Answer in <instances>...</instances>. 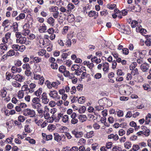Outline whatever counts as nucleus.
I'll return each instance as SVG.
<instances>
[{
    "instance_id": "f257e3e1",
    "label": "nucleus",
    "mask_w": 151,
    "mask_h": 151,
    "mask_svg": "<svg viewBox=\"0 0 151 151\" xmlns=\"http://www.w3.org/2000/svg\"><path fill=\"white\" fill-rule=\"evenodd\" d=\"M40 99L37 97H35L33 98L32 100L31 106L32 108L34 109H36L39 114V116L41 118L44 117L46 119H50V122H52L54 120V118L52 115L51 117H50L49 114L48 112L44 113L43 110V107L41 104L40 103Z\"/></svg>"
},
{
    "instance_id": "f03ea898",
    "label": "nucleus",
    "mask_w": 151,
    "mask_h": 151,
    "mask_svg": "<svg viewBox=\"0 0 151 151\" xmlns=\"http://www.w3.org/2000/svg\"><path fill=\"white\" fill-rule=\"evenodd\" d=\"M24 115L26 116H29L30 117H33L35 115V111L29 108L24 109L23 111Z\"/></svg>"
},
{
    "instance_id": "7ed1b4c3",
    "label": "nucleus",
    "mask_w": 151,
    "mask_h": 151,
    "mask_svg": "<svg viewBox=\"0 0 151 151\" xmlns=\"http://www.w3.org/2000/svg\"><path fill=\"white\" fill-rule=\"evenodd\" d=\"M137 65V64L136 62H133V65H134L133 66V75L134 76V78L135 79L137 78L139 74L138 69L135 68Z\"/></svg>"
},
{
    "instance_id": "20e7f679",
    "label": "nucleus",
    "mask_w": 151,
    "mask_h": 151,
    "mask_svg": "<svg viewBox=\"0 0 151 151\" xmlns=\"http://www.w3.org/2000/svg\"><path fill=\"white\" fill-rule=\"evenodd\" d=\"M41 99L42 103L44 104H47L49 101L46 93H42Z\"/></svg>"
},
{
    "instance_id": "39448f33",
    "label": "nucleus",
    "mask_w": 151,
    "mask_h": 151,
    "mask_svg": "<svg viewBox=\"0 0 151 151\" xmlns=\"http://www.w3.org/2000/svg\"><path fill=\"white\" fill-rule=\"evenodd\" d=\"M141 0H134V2L136 5L135 6H133V10L137 12H139L141 11V7L140 5H138V3Z\"/></svg>"
},
{
    "instance_id": "423d86ee",
    "label": "nucleus",
    "mask_w": 151,
    "mask_h": 151,
    "mask_svg": "<svg viewBox=\"0 0 151 151\" xmlns=\"http://www.w3.org/2000/svg\"><path fill=\"white\" fill-rule=\"evenodd\" d=\"M48 95L50 97L53 99L57 98L59 99L60 98V97L58 98V92L55 90L50 91Z\"/></svg>"
},
{
    "instance_id": "0eeeda50",
    "label": "nucleus",
    "mask_w": 151,
    "mask_h": 151,
    "mask_svg": "<svg viewBox=\"0 0 151 151\" xmlns=\"http://www.w3.org/2000/svg\"><path fill=\"white\" fill-rule=\"evenodd\" d=\"M137 26L138 27L136 28V31L137 32H139L141 30L142 26L139 24H138V22L136 20H133V28Z\"/></svg>"
},
{
    "instance_id": "6e6552de",
    "label": "nucleus",
    "mask_w": 151,
    "mask_h": 151,
    "mask_svg": "<svg viewBox=\"0 0 151 151\" xmlns=\"http://www.w3.org/2000/svg\"><path fill=\"white\" fill-rule=\"evenodd\" d=\"M150 66L148 64L146 63H144L140 66L142 70L144 72H145L149 69Z\"/></svg>"
},
{
    "instance_id": "1a4fd4ad",
    "label": "nucleus",
    "mask_w": 151,
    "mask_h": 151,
    "mask_svg": "<svg viewBox=\"0 0 151 151\" xmlns=\"http://www.w3.org/2000/svg\"><path fill=\"white\" fill-rule=\"evenodd\" d=\"M140 102V101L139 100H137L135 101L133 100V104L135 106H137V109H142L144 108L145 106L142 104H141L139 105H138V104H139Z\"/></svg>"
},
{
    "instance_id": "9d476101",
    "label": "nucleus",
    "mask_w": 151,
    "mask_h": 151,
    "mask_svg": "<svg viewBox=\"0 0 151 151\" xmlns=\"http://www.w3.org/2000/svg\"><path fill=\"white\" fill-rule=\"evenodd\" d=\"M72 119L71 120V123L73 124H76L78 122V120L76 118V114L75 113H73L70 116Z\"/></svg>"
},
{
    "instance_id": "9b49d317",
    "label": "nucleus",
    "mask_w": 151,
    "mask_h": 151,
    "mask_svg": "<svg viewBox=\"0 0 151 151\" xmlns=\"http://www.w3.org/2000/svg\"><path fill=\"white\" fill-rule=\"evenodd\" d=\"M14 80L18 81L19 82H23L24 80V77L19 75H17L15 76L13 78Z\"/></svg>"
},
{
    "instance_id": "f8f14e48",
    "label": "nucleus",
    "mask_w": 151,
    "mask_h": 151,
    "mask_svg": "<svg viewBox=\"0 0 151 151\" xmlns=\"http://www.w3.org/2000/svg\"><path fill=\"white\" fill-rule=\"evenodd\" d=\"M117 27L118 29L121 32L124 33H126L127 34H130L131 33V31L128 32V33H125V29L124 28V26L122 25L121 26L119 24H117Z\"/></svg>"
},
{
    "instance_id": "ddd939ff",
    "label": "nucleus",
    "mask_w": 151,
    "mask_h": 151,
    "mask_svg": "<svg viewBox=\"0 0 151 151\" xmlns=\"http://www.w3.org/2000/svg\"><path fill=\"white\" fill-rule=\"evenodd\" d=\"M34 78L36 80H40L41 83H43L44 81V78L42 76H41L39 75L34 74Z\"/></svg>"
},
{
    "instance_id": "4468645a",
    "label": "nucleus",
    "mask_w": 151,
    "mask_h": 151,
    "mask_svg": "<svg viewBox=\"0 0 151 151\" xmlns=\"http://www.w3.org/2000/svg\"><path fill=\"white\" fill-rule=\"evenodd\" d=\"M80 70L83 72L81 76V80L82 79L84 78L85 77L87 76V73L86 72V70L85 69V67H82L80 68Z\"/></svg>"
},
{
    "instance_id": "2eb2a0df",
    "label": "nucleus",
    "mask_w": 151,
    "mask_h": 151,
    "mask_svg": "<svg viewBox=\"0 0 151 151\" xmlns=\"http://www.w3.org/2000/svg\"><path fill=\"white\" fill-rule=\"evenodd\" d=\"M26 38L24 37H20L19 38L17 39V43H20L21 44H24L25 42Z\"/></svg>"
},
{
    "instance_id": "dca6fc26",
    "label": "nucleus",
    "mask_w": 151,
    "mask_h": 151,
    "mask_svg": "<svg viewBox=\"0 0 151 151\" xmlns=\"http://www.w3.org/2000/svg\"><path fill=\"white\" fill-rule=\"evenodd\" d=\"M91 60L92 62L95 63L96 64H99L101 62V59L96 57H94L91 59Z\"/></svg>"
},
{
    "instance_id": "f3484780",
    "label": "nucleus",
    "mask_w": 151,
    "mask_h": 151,
    "mask_svg": "<svg viewBox=\"0 0 151 151\" xmlns=\"http://www.w3.org/2000/svg\"><path fill=\"white\" fill-rule=\"evenodd\" d=\"M72 133L76 138L81 137L83 135L82 133L81 132H78L75 130L73 131Z\"/></svg>"
},
{
    "instance_id": "a211bd4d",
    "label": "nucleus",
    "mask_w": 151,
    "mask_h": 151,
    "mask_svg": "<svg viewBox=\"0 0 151 151\" xmlns=\"http://www.w3.org/2000/svg\"><path fill=\"white\" fill-rule=\"evenodd\" d=\"M10 34L8 33L6 34L5 37H3L2 39V41L3 42L6 43L8 42V40L10 37Z\"/></svg>"
},
{
    "instance_id": "6ab92c4d",
    "label": "nucleus",
    "mask_w": 151,
    "mask_h": 151,
    "mask_svg": "<svg viewBox=\"0 0 151 151\" xmlns=\"http://www.w3.org/2000/svg\"><path fill=\"white\" fill-rule=\"evenodd\" d=\"M103 70L105 72H108L109 70V65L108 63H105L103 64Z\"/></svg>"
},
{
    "instance_id": "aec40b11",
    "label": "nucleus",
    "mask_w": 151,
    "mask_h": 151,
    "mask_svg": "<svg viewBox=\"0 0 151 151\" xmlns=\"http://www.w3.org/2000/svg\"><path fill=\"white\" fill-rule=\"evenodd\" d=\"M47 29L46 27L44 24H43L42 26L39 28V31L41 33H43L45 32Z\"/></svg>"
},
{
    "instance_id": "412c9836",
    "label": "nucleus",
    "mask_w": 151,
    "mask_h": 151,
    "mask_svg": "<svg viewBox=\"0 0 151 151\" xmlns=\"http://www.w3.org/2000/svg\"><path fill=\"white\" fill-rule=\"evenodd\" d=\"M88 119L90 121L93 120L94 121L96 120V119H97V116L96 115L94 116L91 114H89L88 116Z\"/></svg>"
},
{
    "instance_id": "4be33fe9",
    "label": "nucleus",
    "mask_w": 151,
    "mask_h": 151,
    "mask_svg": "<svg viewBox=\"0 0 151 151\" xmlns=\"http://www.w3.org/2000/svg\"><path fill=\"white\" fill-rule=\"evenodd\" d=\"M74 37L72 34L68 35L67 36L68 40H71L73 43H75L76 42L75 39L74 38Z\"/></svg>"
},
{
    "instance_id": "5701e85b",
    "label": "nucleus",
    "mask_w": 151,
    "mask_h": 151,
    "mask_svg": "<svg viewBox=\"0 0 151 151\" xmlns=\"http://www.w3.org/2000/svg\"><path fill=\"white\" fill-rule=\"evenodd\" d=\"M78 118L81 122H83L86 120L87 117L86 115L82 114L79 116Z\"/></svg>"
},
{
    "instance_id": "b1692460",
    "label": "nucleus",
    "mask_w": 151,
    "mask_h": 151,
    "mask_svg": "<svg viewBox=\"0 0 151 151\" xmlns=\"http://www.w3.org/2000/svg\"><path fill=\"white\" fill-rule=\"evenodd\" d=\"M0 48L1 50V51L3 53L4 52V51L7 50V47L6 45L1 44L0 45Z\"/></svg>"
},
{
    "instance_id": "393cba45",
    "label": "nucleus",
    "mask_w": 151,
    "mask_h": 151,
    "mask_svg": "<svg viewBox=\"0 0 151 151\" xmlns=\"http://www.w3.org/2000/svg\"><path fill=\"white\" fill-rule=\"evenodd\" d=\"M69 116L68 115H65L63 116L62 119V121L64 123L68 122Z\"/></svg>"
},
{
    "instance_id": "a878e982",
    "label": "nucleus",
    "mask_w": 151,
    "mask_h": 151,
    "mask_svg": "<svg viewBox=\"0 0 151 151\" xmlns=\"http://www.w3.org/2000/svg\"><path fill=\"white\" fill-rule=\"evenodd\" d=\"M24 92L22 91H19L18 93L17 96L19 99L23 98L24 96Z\"/></svg>"
},
{
    "instance_id": "bb28decb",
    "label": "nucleus",
    "mask_w": 151,
    "mask_h": 151,
    "mask_svg": "<svg viewBox=\"0 0 151 151\" xmlns=\"http://www.w3.org/2000/svg\"><path fill=\"white\" fill-rule=\"evenodd\" d=\"M67 19L69 22H72L74 20V16L73 14H70L68 16Z\"/></svg>"
},
{
    "instance_id": "cd10ccee",
    "label": "nucleus",
    "mask_w": 151,
    "mask_h": 151,
    "mask_svg": "<svg viewBox=\"0 0 151 151\" xmlns=\"http://www.w3.org/2000/svg\"><path fill=\"white\" fill-rule=\"evenodd\" d=\"M12 85L16 87H19L21 86L20 83H18L17 81H13L12 83Z\"/></svg>"
},
{
    "instance_id": "c85d7f7f",
    "label": "nucleus",
    "mask_w": 151,
    "mask_h": 151,
    "mask_svg": "<svg viewBox=\"0 0 151 151\" xmlns=\"http://www.w3.org/2000/svg\"><path fill=\"white\" fill-rule=\"evenodd\" d=\"M86 110V107L85 106H83L80 107L78 112L81 113H83L85 112Z\"/></svg>"
},
{
    "instance_id": "c756f323",
    "label": "nucleus",
    "mask_w": 151,
    "mask_h": 151,
    "mask_svg": "<svg viewBox=\"0 0 151 151\" xmlns=\"http://www.w3.org/2000/svg\"><path fill=\"white\" fill-rule=\"evenodd\" d=\"M45 84L48 89H51L52 88V83L50 82L48 80L46 81Z\"/></svg>"
},
{
    "instance_id": "7c9ffc66",
    "label": "nucleus",
    "mask_w": 151,
    "mask_h": 151,
    "mask_svg": "<svg viewBox=\"0 0 151 151\" xmlns=\"http://www.w3.org/2000/svg\"><path fill=\"white\" fill-rule=\"evenodd\" d=\"M93 135L94 132L93 131L88 132L86 134V137L88 138L92 137Z\"/></svg>"
},
{
    "instance_id": "2f4dec72",
    "label": "nucleus",
    "mask_w": 151,
    "mask_h": 151,
    "mask_svg": "<svg viewBox=\"0 0 151 151\" xmlns=\"http://www.w3.org/2000/svg\"><path fill=\"white\" fill-rule=\"evenodd\" d=\"M27 25V24H25L23 26V28L24 29L23 31V33L25 35H28L29 33V30L26 29V27Z\"/></svg>"
},
{
    "instance_id": "473e14b6",
    "label": "nucleus",
    "mask_w": 151,
    "mask_h": 151,
    "mask_svg": "<svg viewBox=\"0 0 151 151\" xmlns=\"http://www.w3.org/2000/svg\"><path fill=\"white\" fill-rule=\"evenodd\" d=\"M58 7L56 6H52L49 9V10L50 12H54L58 11Z\"/></svg>"
},
{
    "instance_id": "72a5a7b5",
    "label": "nucleus",
    "mask_w": 151,
    "mask_h": 151,
    "mask_svg": "<svg viewBox=\"0 0 151 151\" xmlns=\"http://www.w3.org/2000/svg\"><path fill=\"white\" fill-rule=\"evenodd\" d=\"M47 20V22L48 23L53 25V24H54L55 20L53 18L50 17Z\"/></svg>"
},
{
    "instance_id": "f704fd0d",
    "label": "nucleus",
    "mask_w": 151,
    "mask_h": 151,
    "mask_svg": "<svg viewBox=\"0 0 151 151\" xmlns=\"http://www.w3.org/2000/svg\"><path fill=\"white\" fill-rule=\"evenodd\" d=\"M144 134L145 137L148 136L150 134V131L148 129H145V130H143Z\"/></svg>"
},
{
    "instance_id": "c9c22d12",
    "label": "nucleus",
    "mask_w": 151,
    "mask_h": 151,
    "mask_svg": "<svg viewBox=\"0 0 151 151\" xmlns=\"http://www.w3.org/2000/svg\"><path fill=\"white\" fill-rule=\"evenodd\" d=\"M55 125L53 124H50L48 125L47 129L50 131H51L55 129Z\"/></svg>"
},
{
    "instance_id": "e433bc0d",
    "label": "nucleus",
    "mask_w": 151,
    "mask_h": 151,
    "mask_svg": "<svg viewBox=\"0 0 151 151\" xmlns=\"http://www.w3.org/2000/svg\"><path fill=\"white\" fill-rule=\"evenodd\" d=\"M107 6L108 8L111 9H112L116 7V5L114 4H108Z\"/></svg>"
},
{
    "instance_id": "4c0bfd02",
    "label": "nucleus",
    "mask_w": 151,
    "mask_h": 151,
    "mask_svg": "<svg viewBox=\"0 0 151 151\" xmlns=\"http://www.w3.org/2000/svg\"><path fill=\"white\" fill-rule=\"evenodd\" d=\"M22 68L26 70H30V69L29 64L28 63L24 64L22 66Z\"/></svg>"
},
{
    "instance_id": "58836bf2",
    "label": "nucleus",
    "mask_w": 151,
    "mask_h": 151,
    "mask_svg": "<svg viewBox=\"0 0 151 151\" xmlns=\"http://www.w3.org/2000/svg\"><path fill=\"white\" fill-rule=\"evenodd\" d=\"M1 96L2 98L5 97L6 94L7 93L6 91L4 89H2L1 91Z\"/></svg>"
},
{
    "instance_id": "ea45409f",
    "label": "nucleus",
    "mask_w": 151,
    "mask_h": 151,
    "mask_svg": "<svg viewBox=\"0 0 151 151\" xmlns=\"http://www.w3.org/2000/svg\"><path fill=\"white\" fill-rule=\"evenodd\" d=\"M85 99V98L83 96L80 97L78 99V102L80 103L83 104L84 102Z\"/></svg>"
},
{
    "instance_id": "a19ab883",
    "label": "nucleus",
    "mask_w": 151,
    "mask_h": 151,
    "mask_svg": "<svg viewBox=\"0 0 151 151\" xmlns=\"http://www.w3.org/2000/svg\"><path fill=\"white\" fill-rule=\"evenodd\" d=\"M41 58H39L38 57H35L32 59V61L33 62H35L36 63H38L41 61Z\"/></svg>"
},
{
    "instance_id": "79ce46f5",
    "label": "nucleus",
    "mask_w": 151,
    "mask_h": 151,
    "mask_svg": "<svg viewBox=\"0 0 151 151\" xmlns=\"http://www.w3.org/2000/svg\"><path fill=\"white\" fill-rule=\"evenodd\" d=\"M60 83L59 82H52V87L54 88H57L58 86L60 84Z\"/></svg>"
},
{
    "instance_id": "37998d69",
    "label": "nucleus",
    "mask_w": 151,
    "mask_h": 151,
    "mask_svg": "<svg viewBox=\"0 0 151 151\" xmlns=\"http://www.w3.org/2000/svg\"><path fill=\"white\" fill-rule=\"evenodd\" d=\"M45 50L43 49H41L39 51L38 53L39 55L42 56L43 55H45Z\"/></svg>"
},
{
    "instance_id": "c03bdc74",
    "label": "nucleus",
    "mask_w": 151,
    "mask_h": 151,
    "mask_svg": "<svg viewBox=\"0 0 151 151\" xmlns=\"http://www.w3.org/2000/svg\"><path fill=\"white\" fill-rule=\"evenodd\" d=\"M15 53L14 51L12 50H10L7 53V55L8 56H12L15 55Z\"/></svg>"
},
{
    "instance_id": "a18cd8bd",
    "label": "nucleus",
    "mask_w": 151,
    "mask_h": 151,
    "mask_svg": "<svg viewBox=\"0 0 151 151\" xmlns=\"http://www.w3.org/2000/svg\"><path fill=\"white\" fill-rule=\"evenodd\" d=\"M49 105L50 107H53L56 105V103L55 101H51L49 102Z\"/></svg>"
},
{
    "instance_id": "49530a36",
    "label": "nucleus",
    "mask_w": 151,
    "mask_h": 151,
    "mask_svg": "<svg viewBox=\"0 0 151 151\" xmlns=\"http://www.w3.org/2000/svg\"><path fill=\"white\" fill-rule=\"evenodd\" d=\"M51 67L53 69H57L58 68V66L56 63H52L51 65Z\"/></svg>"
},
{
    "instance_id": "de8ad7c7",
    "label": "nucleus",
    "mask_w": 151,
    "mask_h": 151,
    "mask_svg": "<svg viewBox=\"0 0 151 151\" xmlns=\"http://www.w3.org/2000/svg\"><path fill=\"white\" fill-rule=\"evenodd\" d=\"M61 137L58 134H55V137H54L55 139L57 142L61 140Z\"/></svg>"
},
{
    "instance_id": "09e8293b",
    "label": "nucleus",
    "mask_w": 151,
    "mask_h": 151,
    "mask_svg": "<svg viewBox=\"0 0 151 151\" xmlns=\"http://www.w3.org/2000/svg\"><path fill=\"white\" fill-rule=\"evenodd\" d=\"M86 142V140L83 138H81L80 139L78 142V143L80 144V145H83Z\"/></svg>"
},
{
    "instance_id": "8fccbe9b",
    "label": "nucleus",
    "mask_w": 151,
    "mask_h": 151,
    "mask_svg": "<svg viewBox=\"0 0 151 151\" xmlns=\"http://www.w3.org/2000/svg\"><path fill=\"white\" fill-rule=\"evenodd\" d=\"M132 144L131 142H127L125 144V147L126 148L129 149L131 147Z\"/></svg>"
},
{
    "instance_id": "3c124183",
    "label": "nucleus",
    "mask_w": 151,
    "mask_h": 151,
    "mask_svg": "<svg viewBox=\"0 0 151 151\" xmlns=\"http://www.w3.org/2000/svg\"><path fill=\"white\" fill-rule=\"evenodd\" d=\"M26 139L31 144H35V140L32 139H30L29 138H27Z\"/></svg>"
},
{
    "instance_id": "603ef678",
    "label": "nucleus",
    "mask_w": 151,
    "mask_h": 151,
    "mask_svg": "<svg viewBox=\"0 0 151 151\" xmlns=\"http://www.w3.org/2000/svg\"><path fill=\"white\" fill-rule=\"evenodd\" d=\"M67 7L68 9L71 10L73 9L74 8V6L72 3H70L68 4Z\"/></svg>"
},
{
    "instance_id": "864d4df0",
    "label": "nucleus",
    "mask_w": 151,
    "mask_h": 151,
    "mask_svg": "<svg viewBox=\"0 0 151 151\" xmlns=\"http://www.w3.org/2000/svg\"><path fill=\"white\" fill-rule=\"evenodd\" d=\"M24 129L26 132L28 133L30 132L31 131L28 125H26L25 126Z\"/></svg>"
},
{
    "instance_id": "5fc2aeb1",
    "label": "nucleus",
    "mask_w": 151,
    "mask_h": 151,
    "mask_svg": "<svg viewBox=\"0 0 151 151\" xmlns=\"http://www.w3.org/2000/svg\"><path fill=\"white\" fill-rule=\"evenodd\" d=\"M149 118H151V117L150 116H149L148 117L147 116H146L145 117V120L146 121H145V124H148L150 121V119H149Z\"/></svg>"
},
{
    "instance_id": "6e6d98bb",
    "label": "nucleus",
    "mask_w": 151,
    "mask_h": 151,
    "mask_svg": "<svg viewBox=\"0 0 151 151\" xmlns=\"http://www.w3.org/2000/svg\"><path fill=\"white\" fill-rule=\"evenodd\" d=\"M59 14V13L58 11L54 12L52 14L53 17L54 18L57 19Z\"/></svg>"
},
{
    "instance_id": "4d7b16f0",
    "label": "nucleus",
    "mask_w": 151,
    "mask_h": 151,
    "mask_svg": "<svg viewBox=\"0 0 151 151\" xmlns=\"http://www.w3.org/2000/svg\"><path fill=\"white\" fill-rule=\"evenodd\" d=\"M143 87L145 90L147 91L149 88L150 85L148 84L145 83L143 85Z\"/></svg>"
},
{
    "instance_id": "13d9d810",
    "label": "nucleus",
    "mask_w": 151,
    "mask_h": 151,
    "mask_svg": "<svg viewBox=\"0 0 151 151\" xmlns=\"http://www.w3.org/2000/svg\"><path fill=\"white\" fill-rule=\"evenodd\" d=\"M101 73H96L94 76V77L96 79H99L101 78Z\"/></svg>"
},
{
    "instance_id": "bf43d9fd",
    "label": "nucleus",
    "mask_w": 151,
    "mask_h": 151,
    "mask_svg": "<svg viewBox=\"0 0 151 151\" xmlns=\"http://www.w3.org/2000/svg\"><path fill=\"white\" fill-rule=\"evenodd\" d=\"M19 106L21 109H24L27 107V105L25 103H22L19 104Z\"/></svg>"
},
{
    "instance_id": "052dcab7",
    "label": "nucleus",
    "mask_w": 151,
    "mask_h": 151,
    "mask_svg": "<svg viewBox=\"0 0 151 151\" xmlns=\"http://www.w3.org/2000/svg\"><path fill=\"white\" fill-rule=\"evenodd\" d=\"M112 143L111 142H108L106 143V147L107 149L110 148L112 146Z\"/></svg>"
},
{
    "instance_id": "680f3d73",
    "label": "nucleus",
    "mask_w": 151,
    "mask_h": 151,
    "mask_svg": "<svg viewBox=\"0 0 151 151\" xmlns=\"http://www.w3.org/2000/svg\"><path fill=\"white\" fill-rule=\"evenodd\" d=\"M12 48L15 50L17 51L19 50V45H12Z\"/></svg>"
},
{
    "instance_id": "e2e57ef3",
    "label": "nucleus",
    "mask_w": 151,
    "mask_h": 151,
    "mask_svg": "<svg viewBox=\"0 0 151 151\" xmlns=\"http://www.w3.org/2000/svg\"><path fill=\"white\" fill-rule=\"evenodd\" d=\"M112 69H114L116 68L117 63L115 60H114L112 62Z\"/></svg>"
},
{
    "instance_id": "0e129e2a",
    "label": "nucleus",
    "mask_w": 151,
    "mask_h": 151,
    "mask_svg": "<svg viewBox=\"0 0 151 151\" xmlns=\"http://www.w3.org/2000/svg\"><path fill=\"white\" fill-rule=\"evenodd\" d=\"M59 70L60 72L63 73L65 70V68L63 66H61L59 67Z\"/></svg>"
},
{
    "instance_id": "69168bd1",
    "label": "nucleus",
    "mask_w": 151,
    "mask_h": 151,
    "mask_svg": "<svg viewBox=\"0 0 151 151\" xmlns=\"http://www.w3.org/2000/svg\"><path fill=\"white\" fill-rule=\"evenodd\" d=\"M139 148V147L138 145H134L133 146V150L134 151L138 150Z\"/></svg>"
},
{
    "instance_id": "338daca9",
    "label": "nucleus",
    "mask_w": 151,
    "mask_h": 151,
    "mask_svg": "<svg viewBox=\"0 0 151 151\" xmlns=\"http://www.w3.org/2000/svg\"><path fill=\"white\" fill-rule=\"evenodd\" d=\"M122 51L123 53L125 55H127L129 53L128 50L126 48H123Z\"/></svg>"
},
{
    "instance_id": "774afa93",
    "label": "nucleus",
    "mask_w": 151,
    "mask_h": 151,
    "mask_svg": "<svg viewBox=\"0 0 151 151\" xmlns=\"http://www.w3.org/2000/svg\"><path fill=\"white\" fill-rule=\"evenodd\" d=\"M25 49V47L24 45H22L19 46V51L21 52H23Z\"/></svg>"
}]
</instances>
